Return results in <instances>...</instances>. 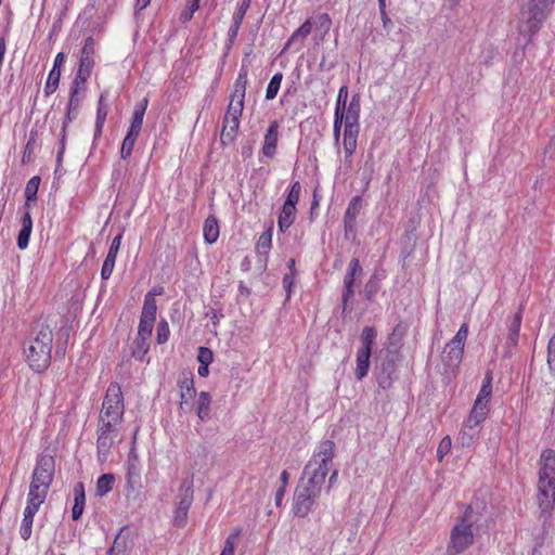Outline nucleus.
<instances>
[{
  "mask_svg": "<svg viewBox=\"0 0 555 555\" xmlns=\"http://www.w3.org/2000/svg\"><path fill=\"white\" fill-rule=\"evenodd\" d=\"M359 130L344 129L343 147L345 152V165L351 167V157L357 150Z\"/></svg>",
  "mask_w": 555,
  "mask_h": 555,
  "instance_id": "4be33fe9",
  "label": "nucleus"
},
{
  "mask_svg": "<svg viewBox=\"0 0 555 555\" xmlns=\"http://www.w3.org/2000/svg\"><path fill=\"white\" fill-rule=\"evenodd\" d=\"M193 502V482L184 480L180 489L179 502L175 511V525L183 527L188 520V512Z\"/></svg>",
  "mask_w": 555,
  "mask_h": 555,
  "instance_id": "9d476101",
  "label": "nucleus"
},
{
  "mask_svg": "<svg viewBox=\"0 0 555 555\" xmlns=\"http://www.w3.org/2000/svg\"><path fill=\"white\" fill-rule=\"evenodd\" d=\"M492 397V373L487 372L481 388L477 395V398L474 403L480 404L483 406H489L490 400Z\"/></svg>",
  "mask_w": 555,
  "mask_h": 555,
  "instance_id": "393cba45",
  "label": "nucleus"
},
{
  "mask_svg": "<svg viewBox=\"0 0 555 555\" xmlns=\"http://www.w3.org/2000/svg\"><path fill=\"white\" fill-rule=\"evenodd\" d=\"M204 240L207 244H214L219 237V224L214 216H208L203 228Z\"/></svg>",
  "mask_w": 555,
  "mask_h": 555,
  "instance_id": "bb28decb",
  "label": "nucleus"
},
{
  "mask_svg": "<svg viewBox=\"0 0 555 555\" xmlns=\"http://www.w3.org/2000/svg\"><path fill=\"white\" fill-rule=\"evenodd\" d=\"M312 30V24L310 21H306L296 31L293 33L292 37L288 40V43L295 41L300 38L301 40L306 39Z\"/></svg>",
  "mask_w": 555,
  "mask_h": 555,
  "instance_id": "864d4df0",
  "label": "nucleus"
},
{
  "mask_svg": "<svg viewBox=\"0 0 555 555\" xmlns=\"http://www.w3.org/2000/svg\"><path fill=\"white\" fill-rule=\"evenodd\" d=\"M356 221L344 219V228H345V234L346 236L349 235V233L354 231Z\"/></svg>",
  "mask_w": 555,
  "mask_h": 555,
  "instance_id": "774afa93",
  "label": "nucleus"
},
{
  "mask_svg": "<svg viewBox=\"0 0 555 555\" xmlns=\"http://www.w3.org/2000/svg\"><path fill=\"white\" fill-rule=\"evenodd\" d=\"M170 337V328L168 322L163 319L158 322L156 328V341L159 345H163L168 341Z\"/></svg>",
  "mask_w": 555,
  "mask_h": 555,
  "instance_id": "3c124183",
  "label": "nucleus"
},
{
  "mask_svg": "<svg viewBox=\"0 0 555 555\" xmlns=\"http://www.w3.org/2000/svg\"><path fill=\"white\" fill-rule=\"evenodd\" d=\"M138 137L137 134L127 132L120 147V156L122 159H128L131 156Z\"/></svg>",
  "mask_w": 555,
  "mask_h": 555,
  "instance_id": "37998d69",
  "label": "nucleus"
},
{
  "mask_svg": "<svg viewBox=\"0 0 555 555\" xmlns=\"http://www.w3.org/2000/svg\"><path fill=\"white\" fill-rule=\"evenodd\" d=\"M60 78H61V69L52 68L48 75L46 86L43 89V93L46 96H50L51 94H53L56 91L59 83H60Z\"/></svg>",
  "mask_w": 555,
  "mask_h": 555,
  "instance_id": "58836bf2",
  "label": "nucleus"
},
{
  "mask_svg": "<svg viewBox=\"0 0 555 555\" xmlns=\"http://www.w3.org/2000/svg\"><path fill=\"white\" fill-rule=\"evenodd\" d=\"M521 321H522V308H519V310L515 313L513 320L511 321V323L508 325V333H507V338H506V343H505V357H511L513 353V350L518 345Z\"/></svg>",
  "mask_w": 555,
  "mask_h": 555,
  "instance_id": "4468645a",
  "label": "nucleus"
},
{
  "mask_svg": "<svg viewBox=\"0 0 555 555\" xmlns=\"http://www.w3.org/2000/svg\"><path fill=\"white\" fill-rule=\"evenodd\" d=\"M47 498L28 492L27 504L24 509V517L34 519L36 513L39 511L40 505Z\"/></svg>",
  "mask_w": 555,
  "mask_h": 555,
  "instance_id": "72a5a7b5",
  "label": "nucleus"
},
{
  "mask_svg": "<svg viewBox=\"0 0 555 555\" xmlns=\"http://www.w3.org/2000/svg\"><path fill=\"white\" fill-rule=\"evenodd\" d=\"M371 353L370 351L361 350L357 352V367L354 373L359 380L363 379L369 373Z\"/></svg>",
  "mask_w": 555,
  "mask_h": 555,
  "instance_id": "473e14b6",
  "label": "nucleus"
},
{
  "mask_svg": "<svg viewBox=\"0 0 555 555\" xmlns=\"http://www.w3.org/2000/svg\"><path fill=\"white\" fill-rule=\"evenodd\" d=\"M250 3H251V0H240L237 10L233 16V24L229 30V36H230L231 40L236 37L238 28L244 20L246 12L248 11V9L250 7Z\"/></svg>",
  "mask_w": 555,
  "mask_h": 555,
  "instance_id": "a878e982",
  "label": "nucleus"
},
{
  "mask_svg": "<svg viewBox=\"0 0 555 555\" xmlns=\"http://www.w3.org/2000/svg\"><path fill=\"white\" fill-rule=\"evenodd\" d=\"M296 207L283 204L278 219V225L282 232L288 230L289 227L294 223L296 218Z\"/></svg>",
  "mask_w": 555,
  "mask_h": 555,
  "instance_id": "c85d7f7f",
  "label": "nucleus"
},
{
  "mask_svg": "<svg viewBox=\"0 0 555 555\" xmlns=\"http://www.w3.org/2000/svg\"><path fill=\"white\" fill-rule=\"evenodd\" d=\"M124 528L115 537L114 543L108 550V555H125L130 547L129 539L122 534Z\"/></svg>",
  "mask_w": 555,
  "mask_h": 555,
  "instance_id": "f704fd0d",
  "label": "nucleus"
},
{
  "mask_svg": "<svg viewBox=\"0 0 555 555\" xmlns=\"http://www.w3.org/2000/svg\"><path fill=\"white\" fill-rule=\"evenodd\" d=\"M380 280L382 278L377 273L371 275L363 289L366 300L371 301L374 299L380 288Z\"/></svg>",
  "mask_w": 555,
  "mask_h": 555,
  "instance_id": "e433bc0d",
  "label": "nucleus"
},
{
  "mask_svg": "<svg viewBox=\"0 0 555 555\" xmlns=\"http://www.w3.org/2000/svg\"><path fill=\"white\" fill-rule=\"evenodd\" d=\"M40 181L41 180L39 176H34L28 180L25 188V210L28 209L30 202H35L37 199V193L39 190Z\"/></svg>",
  "mask_w": 555,
  "mask_h": 555,
  "instance_id": "c9c22d12",
  "label": "nucleus"
},
{
  "mask_svg": "<svg viewBox=\"0 0 555 555\" xmlns=\"http://www.w3.org/2000/svg\"><path fill=\"white\" fill-rule=\"evenodd\" d=\"M490 408L474 403L469 415L465 420L468 424L481 428L482 423L487 420Z\"/></svg>",
  "mask_w": 555,
  "mask_h": 555,
  "instance_id": "c756f323",
  "label": "nucleus"
},
{
  "mask_svg": "<svg viewBox=\"0 0 555 555\" xmlns=\"http://www.w3.org/2000/svg\"><path fill=\"white\" fill-rule=\"evenodd\" d=\"M83 85L85 83L78 80H74L72 83L67 112L64 119V121H67V125L77 117L80 105L79 88Z\"/></svg>",
  "mask_w": 555,
  "mask_h": 555,
  "instance_id": "aec40b11",
  "label": "nucleus"
},
{
  "mask_svg": "<svg viewBox=\"0 0 555 555\" xmlns=\"http://www.w3.org/2000/svg\"><path fill=\"white\" fill-rule=\"evenodd\" d=\"M34 144H35V139L31 137L26 146H25V150H24V155H23V160L25 162V158L26 157H29V155L33 153V150H34Z\"/></svg>",
  "mask_w": 555,
  "mask_h": 555,
  "instance_id": "338daca9",
  "label": "nucleus"
},
{
  "mask_svg": "<svg viewBox=\"0 0 555 555\" xmlns=\"http://www.w3.org/2000/svg\"><path fill=\"white\" fill-rule=\"evenodd\" d=\"M53 334L48 325L39 324L35 328V336L24 348L30 367L36 372H43L51 361Z\"/></svg>",
  "mask_w": 555,
  "mask_h": 555,
  "instance_id": "20e7f679",
  "label": "nucleus"
},
{
  "mask_svg": "<svg viewBox=\"0 0 555 555\" xmlns=\"http://www.w3.org/2000/svg\"><path fill=\"white\" fill-rule=\"evenodd\" d=\"M481 428L463 422L457 441L463 448H472L479 439Z\"/></svg>",
  "mask_w": 555,
  "mask_h": 555,
  "instance_id": "a211bd4d",
  "label": "nucleus"
},
{
  "mask_svg": "<svg viewBox=\"0 0 555 555\" xmlns=\"http://www.w3.org/2000/svg\"><path fill=\"white\" fill-rule=\"evenodd\" d=\"M211 397L208 392L202 391L198 396L196 414L202 422H206L210 417Z\"/></svg>",
  "mask_w": 555,
  "mask_h": 555,
  "instance_id": "2f4dec72",
  "label": "nucleus"
},
{
  "mask_svg": "<svg viewBox=\"0 0 555 555\" xmlns=\"http://www.w3.org/2000/svg\"><path fill=\"white\" fill-rule=\"evenodd\" d=\"M53 478L54 459L51 455H40L33 472L28 492L47 498Z\"/></svg>",
  "mask_w": 555,
  "mask_h": 555,
  "instance_id": "0eeeda50",
  "label": "nucleus"
},
{
  "mask_svg": "<svg viewBox=\"0 0 555 555\" xmlns=\"http://www.w3.org/2000/svg\"><path fill=\"white\" fill-rule=\"evenodd\" d=\"M547 364L550 370L555 374V333L550 338L547 345Z\"/></svg>",
  "mask_w": 555,
  "mask_h": 555,
  "instance_id": "13d9d810",
  "label": "nucleus"
},
{
  "mask_svg": "<svg viewBox=\"0 0 555 555\" xmlns=\"http://www.w3.org/2000/svg\"><path fill=\"white\" fill-rule=\"evenodd\" d=\"M272 244V229L269 228L258 238L257 250L261 255H268Z\"/></svg>",
  "mask_w": 555,
  "mask_h": 555,
  "instance_id": "c03bdc74",
  "label": "nucleus"
},
{
  "mask_svg": "<svg viewBox=\"0 0 555 555\" xmlns=\"http://www.w3.org/2000/svg\"><path fill=\"white\" fill-rule=\"evenodd\" d=\"M555 0H528L521 8L519 31L529 37L534 36L548 16Z\"/></svg>",
  "mask_w": 555,
  "mask_h": 555,
  "instance_id": "39448f33",
  "label": "nucleus"
},
{
  "mask_svg": "<svg viewBox=\"0 0 555 555\" xmlns=\"http://www.w3.org/2000/svg\"><path fill=\"white\" fill-rule=\"evenodd\" d=\"M178 386L180 389V409L183 411H188L193 405V400L196 396V389L194 387V380L192 375L183 374L178 382Z\"/></svg>",
  "mask_w": 555,
  "mask_h": 555,
  "instance_id": "ddd939ff",
  "label": "nucleus"
},
{
  "mask_svg": "<svg viewBox=\"0 0 555 555\" xmlns=\"http://www.w3.org/2000/svg\"><path fill=\"white\" fill-rule=\"evenodd\" d=\"M293 285H294V275H293V273L285 274L284 278H283V287L285 288V291L287 293L286 299H289V297H291Z\"/></svg>",
  "mask_w": 555,
  "mask_h": 555,
  "instance_id": "0e129e2a",
  "label": "nucleus"
},
{
  "mask_svg": "<svg viewBox=\"0 0 555 555\" xmlns=\"http://www.w3.org/2000/svg\"><path fill=\"white\" fill-rule=\"evenodd\" d=\"M451 447H452V440L450 438V436H444L439 446H438V449H437V459L439 462H441L444 456L450 452L451 450Z\"/></svg>",
  "mask_w": 555,
  "mask_h": 555,
  "instance_id": "6e6d98bb",
  "label": "nucleus"
},
{
  "mask_svg": "<svg viewBox=\"0 0 555 555\" xmlns=\"http://www.w3.org/2000/svg\"><path fill=\"white\" fill-rule=\"evenodd\" d=\"M300 194H301V184L299 181H295L289 188V191L286 195V199H285L284 204H287L288 206L296 207L297 203L299 202Z\"/></svg>",
  "mask_w": 555,
  "mask_h": 555,
  "instance_id": "8fccbe9b",
  "label": "nucleus"
},
{
  "mask_svg": "<svg viewBox=\"0 0 555 555\" xmlns=\"http://www.w3.org/2000/svg\"><path fill=\"white\" fill-rule=\"evenodd\" d=\"M343 125L345 126L344 113H335L334 114V127H333V137L335 141V145L338 146L340 140V131Z\"/></svg>",
  "mask_w": 555,
  "mask_h": 555,
  "instance_id": "5fc2aeb1",
  "label": "nucleus"
},
{
  "mask_svg": "<svg viewBox=\"0 0 555 555\" xmlns=\"http://www.w3.org/2000/svg\"><path fill=\"white\" fill-rule=\"evenodd\" d=\"M150 340H151V338H145L142 336H137L133 339V341L130 346V350H131V356L135 360H139V361L144 360L146 353L150 350Z\"/></svg>",
  "mask_w": 555,
  "mask_h": 555,
  "instance_id": "cd10ccee",
  "label": "nucleus"
},
{
  "mask_svg": "<svg viewBox=\"0 0 555 555\" xmlns=\"http://www.w3.org/2000/svg\"><path fill=\"white\" fill-rule=\"evenodd\" d=\"M360 101L352 96L346 109H344L345 129L359 130Z\"/></svg>",
  "mask_w": 555,
  "mask_h": 555,
  "instance_id": "6ab92c4d",
  "label": "nucleus"
},
{
  "mask_svg": "<svg viewBox=\"0 0 555 555\" xmlns=\"http://www.w3.org/2000/svg\"><path fill=\"white\" fill-rule=\"evenodd\" d=\"M155 321L140 317L137 336L151 338Z\"/></svg>",
  "mask_w": 555,
  "mask_h": 555,
  "instance_id": "603ef678",
  "label": "nucleus"
},
{
  "mask_svg": "<svg viewBox=\"0 0 555 555\" xmlns=\"http://www.w3.org/2000/svg\"><path fill=\"white\" fill-rule=\"evenodd\" d=\"M361 202L362 199L360 196L352 197L348 204L344 219L356 221L361 208Z\"/></svg>",
  "mask_w": 555,
  "mask_h": 555,
  "instance_id": "09e8293b",
  "label": "nucleus"
},
{
  "mask_svg": "<svg viewBox=\"0 0 555 555\" xmlns=\"http://www.w3.org/2000/svg\"><path fill=\"white\" fill-rule=\"evenodd\" d=\"M122 235L118 234L116 235L109 246L108 253L104 259V262L102 264L101 269V278L102 280H108L114 271L116 257L120 248Z\"/></svg>",
  "mask_w": 555,
  "mask_h": 555,
  "instance_id": "2eb2a0df",
  "label": "nucleus"
},
{
  "mask_svg": "<svg viewBox=\"0 0 555 555\" xmlns=\"http://www.w3.org/2000/svg\"><path fill=\"white\" fill-rule=\"evenodd\" d=\"M348 272L352 273L356 276H359L362 274L363 269H362L358 258L351 259V261L349 262Z\"/></svg>",
  "mask_w": 555,
  "mask_h": 555,
  "instance_id": "e2e57ef3",
  "label": "nucleus"
},
{
  "mask_svg": "<svg viewBox=\"0 0 555 555\" xmlns=\"http://www.w3.org/2000/svg\"><path fill=\"white\" fill-rule=\"evenodd\" d=\"M156 312H157V305H156V300L153 298V294H146L144 297L141 318L155 321Z\"/></svg>",
  "mask_w": 555,
  "mask_h": 555,
  "instance_id": "ea45409f",
  "label": "nucleus"
},
{
  "mask_svg": "<svg viewBox=\"0 0 555 555\" xmlns=\"http://www.w3.org/2000/svg\"><path fill=\"white\" fill-rule=\"evenodd\" d=\"M335 455L332 440L321 441L302 470V476L295 489L292 511L295 516L304 518L312 511L321 494L326 476L331 473Z\"/></svg>",
  "mask_w": 555,
  "mask_h": 555,
  "instance_id": "f257e3e1",
  "label": "nucleus"
},
{
  "mask_svg": "<svg viewBox=\"0 0 555 555\" xmlns=\"http://www.w3.org/2000/svg\"><path fill=\"white\" fill-rule=\"evenodd\" d=\"M283 75L282 73H276L273 75V77L270 79L269 85L266 90V99L267 100H273L281 88Z\"/></svg>",
  "mask_w": 555,
  "mask_h": 555,
  "instance_id": "a18cd8bd",
  "label": "nucleus"
},
{
  "mask_svg": "<svg viewBox=\"0 0 555 555\" xmlns=\"http://www.w3.org/2000/svg\"><path fill=\"white\" fill-rule=\"evenodd\" d=\"M247 69L242 67L235 79L230 102L222 120L220 141L222 145H230L235 141L244 109L247 87Z\"/></svg>",
  "mask_w": 555,
  "mask_h": 555,
  "instance_id": "f03ea898",
  "label": "nucleus"
},
{
  "mask_svg": "<svg viewBox=\"0 0 555 555\" xmlns=\"http://www.w3.org/2000/svg\"><path fill=\"white\" fill-rule=\"evenodd\" d=\"M121 440L118 430H96V455L100 463L107 461L112 448Z\"/></svg>",
  "mask_w": 555,
  "mask_h": 555,
  "instance_id": "f8f14e48",
  "label": "nucleus"
},
{
  "mask_svg": "<svg viewBox=\"0 0 555 555\" xmlns=\"http://www.w3.org/2000/svg\"><path fill=\"white\" fill-rule=\"evenodd\" d=\"M379 387L387 389L391 385V378L389 375L382 374L377 378Z\"/></svg>",
  "mask_w": 555,
  "mask_h": 555,
  "instance_id": "69168bd1",
  "label": "nucleus"
},
{
  "mask_svg": "<svg viewBox=\"0 0 555 555\" xmlns=\"http://www.w3.org/2000/svg\"><path fill=\"white\" fill-rule=\"evenodd\" d=\"M66 128H67V121H63V127L61 131V138H60V147L56 154V163L57 165L62 164L63 155L65 152V145H66Z\"/></svg>",
  "mask_w": 555,
  "mask_h": 555,
  "instance_id": "052dcab7",
  "label": "nucleus"
},
{
  "mask_svg": "<svg viewBox=\"0 0 555 555\" xmlns=\"http://www.w3.org/2000/svg\"><path fill=\"white\" fill-rule=\"evenodd\" d=\"M538 503L542 513L555 506V451L546 449L539 461Z\"/></svg>",
  "mask_w": 555,
  "mask_h": 555,
  "instance_id": "7ed1b4c3",
  "label": "nucleus"
},
{
  "mask_svg": "<svg viewBox=\"0 0 555 555\" xmlns=\"http://www.w3.org/2000/svg\"><path fill=\"white\" fill-rule=\"evenodd\" d=\"M127 482L132 489L141 483V466L138 455L133 450L129 452L127 460Z\"/></svg>",
  "mask_w": 555,
  "mask_h": 555,
  "instance_id": "f3484780",
  "label": "nucleus"
},
{
  "mask_svg": "<svg viewBox=\"0 0 555 555\" xmlns=\"http://www.w3.org/2000/svg\"><path fill=\"white\" fill-rule=\"evenodd\" d=\"M279 122L272 120L269 124L267 132L264 134L262 153L264 156L272 158L276 153L278 140H279Z\"/></svg>",
  "mask_w": 555,
  "mask_h": 555,
  "instance_id": "dca6fc26",
  "label": "nucleus"
},
{
  "mask_svg": "<svg viewBox=\"0 0 555 555\" xmlns=\"http://www.w3.org/2000/svg\"><path fill=\"white\" fill-rule=\"evenodd\" d=\"M125 403L121 388L117 383H111L102 402L99 417L124 421Z\"/></svg>",
  "mask_w": 555,
  "mask_h": 555,
  "instance_id": "1a4fd4ad",
  "label": "nucleus"
},
{
  "mask_svg": "<svg viewBox=\"0 0 555 555\" xmlns=\"http://www.w3.org/2000/svg\"><path fill=\"white\" fill-rule=\"evenodd\" d=\"M122 421L121 420H115V418H105V417H99L98 418V426L96 430H118L120 433Z\"/></svg>",
  "mask_w": 555,
  "mask_h": 555,
  "instance_id": "49530a36",
  "label": "nucleus"
},
{
  "mask_svg": "<svg viewBox=\"0 0 555 555\" xmlns=\"http://www.w3.org/2000/svg\"><path fill=\"white\" fill-rule=\"evenodd\" d=\"M376 336L377 333L374 327L365 326L361 334V347L359 350L372 352Z\"/></svg>",
  "mask_w": 555,
  "mask_h": 555,
  "instance_id": "4c0bfd02",
  "label": "nucleus"
},
{
  "mask_svg": "<svg viewBox=\"0 0 555 555\" xmlns=\"http://www.w3.org/2000/svg\"><path fill=\"white\" fill-rule=\"evenodd\" d=\"M467 336L468 325L463 323L455 336L444 346L441 353V362L446 374L452 373L459 367L463 358Z\"/></svg>",
  "mask_w": 555,
  "mask_h": 555,
  "instance_id": "6e6552de",
  "label": "nucleus"
},
{
  "mask_svg": "<svg viewBox=\"0 0 555 555\" xmlns=\"http://www.w3.org/2000/svg\"><path fill=\"white\" fill-rule=\"evenodd\" d=\"M356 275L348 272L345 275L344 279V292H343V309L346 310L348 306L349 299L353 296V283L356 280Z\"/></svg>",
  "mask_w": 555,
  "mask_h": 555,
  "instance_id": "a19ab883",
  "label": "nucleus"
},
{
  "mask_svg": "<svg viewBox=\"0 0 555 555\" xmlns=\"http://www.w3.org/2000/svg\"><path fill=\"white\" fill-rule=\"evenodd\" d=\"M472 506H467L461 519L451 530L450 541L447 546V555H459L469 547L474 542Z\"/></svg>",
  "mask_w": 555,
  "mask_h": 555,
  "instance_id": "423d86ee",
  "label": "nucleus"
},
{
  "mask_svg": "<svg viewBox=\"0 0 555 555\" xmlns=\"http://www.w3.org/2000/svg\"><path fill=\"white\" fill-rule=\"evenodd\" d=\"M22 228L17 235V247L21 250H24L27 248L30 234L33 231V219L29 212V209H26L23 214V217L21 219Z\"/></svg>",
  "mask_w": 555,
  "mask_h": 555,
  "instance_id": "412c9836",
  "label": "nucleus"
},
{
  "mask_svg": "<svg viewBox=\"0 0 555 555\" xmlns=\"http://www.w3.org/2000/svg\"><path fill=\"white\" fill-rule=\"evenodd\" d=\"M73 493H74V506L72 508V518L74 520H78L83 513V506H85V501H86L83 483L82 482L76 483L73 489Z\"/></svg>",
  "mask_w": 555,
  "mask_h": 555,
  "instance_id": "b1692460",
  "label": "nucleus"
},
{
  "mask_svg": "<svg viewBox=\"0 0 555 555\" xmlns=\"http://www.w3.org/2000/svg\"><path fill=\"white\" fill-rule=\"evenodd\" d=\"M149 101L144 98L141 102H139L133 111V115L131 118V124L128 132L139 135L142 129L143 119L145 115V111L147 107Z\"/></svg>",
  "mask_w": 555,
  "mask_h": 555,
  "instance_id": "5701e85b",
  "label": "nucleus"
},
{
  "mask_svg": "<svg viewBox=\"0 0 555 555\" xmlns=\"http://www.w3.org/2000/svg\"><path fill=\"white\" fill-rule=\"evenodd\" d=\"M214 360L212 351L207 347H199L197 353V361L199 364L209 365Z\"/></svg>",
  "mask_w": 555,
  "mask_h": 555,
  "instance_id": "bf43d9fd",
  "label": "nucleus"
},
{
  "mask_svg": "<svg viewBox=\"0 0 555 555\" xmlns=\"http://www.w3.org/2000/svg\"><path fill=\"white\" fill-rule=\"evenodd\" d=\"M347 98H348V88H347V86H343V87H340V89L338 91V96H337L336 106H335V113H344V109L346 107Z\"/></svg>",
  "mask_w": 555,
  "mask_h": 555,
  "instance_id": "4d7b16f0",
  "label": "nucleus"
},
{
  "mask_svg": "<svg viewBox=\"0 0 555 555\" xmlns=\"http://www.w3.org/2000/svg\"><path fill=\"white\" fill-rule=\"evenodd\" d=\"M94 39L92 37H88L85 40L82 50H81V56L79 62V67L76 74V77L74 80L81 81V83H85L87 79L90 77L94 61H93V54H94Z\"/></svg>",
  "mask_w": 555,
  "mask_h": 555,
  "instance_id": "9b49d317",
  "label": "nucleus"
},
{
  "mask_svg": "<svg viewBox=\"0 0 555 555\" xmlns=\"http://www.w3.org/2000/svg\"><path fill=\"white\" fill-rule=\"evenodd\" d=\"M240 535H241V529L240 528L234 529L233 532H231L229 534V537L227 538V540L224 542V546H223L220 555H234L235 544H236V541L240 538Z\"/></svg>",
  "mask_w": 555,
  "mask_h": 555,
  "instance_id": "de8ad7c7",
  "label": "nucleus"
},
{
  "mask_svg": "<svg viewBox=\"0 0 555 555\" xmlns=\"http://www.w3.org/2000/svg\"><path fill=\"white\" fill-rule=\"evenodd\" d=\"M115 481L113 474H103L99 477L96 482V493L100 496L107 494L112 489Z\"/></svg>",
  "mask_w": 555,
  "mask_h": 555,
  "instance_id": "79ce46f5",
  "label": "nucleus"
},
{
  "mask_svg": "<svg viewBox=\"0 0 555 555\" xmlns=\"http://www.w3.org/2000/svg\"><path fill=\"white\" fill-rule=\"evenodd\" d=\"M34 519L23 517L22 524L20 527L21 538L27 541L31 537V528H33Z\"/></svg>",
  "mask_w": 555,
  "mask_h": 555,
  "instance_id": "680f3d73",
  "label": "nucleus"
},
{
  "mask_svg": "<svg viewBox=\"0 0 555 555\" xmlns=\"http://www.w3.org/2000/svg\"><path fill=\"white\" fill-rule=\"evenodd\" d=\"M107 106L104 104V94H101L95 118L94 142L102 135L103 127L107 117Z\"/></svg>",
  "mask_w": 555,
  "mask_h": 555,
  "instance_id": "7c9ffc66",
  "label": "nucleus"
}]
</instances>
